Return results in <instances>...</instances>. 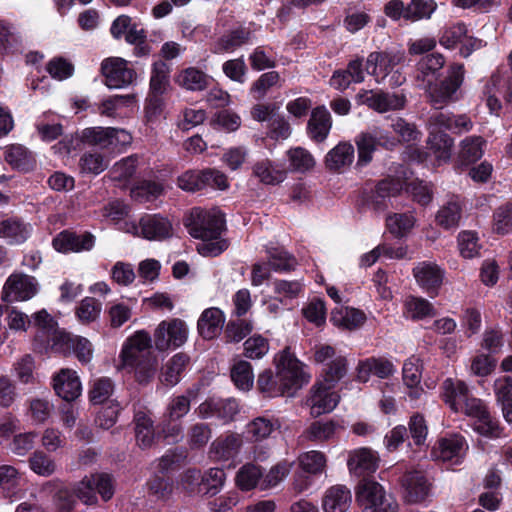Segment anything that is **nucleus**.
<instances>
[{
  "label": "nucleus",
  "mask_w": 512,
  "mask_h": 512,
  "mask_svg": "<svg viewBox=\"0 0 512 512\" xmlns=\"http://www.w3.org/2000/svg\"><path fill=\"white\" fill-rule=\"evenodd\" d=\"M52 245L61 253L88 251L94 246V236L90 233L77 234L64 230L53 239Z\"/></svg>",
  "instance_id": "obj_20"
},
{
  "label": "nucleus",
  "mask_w": 512,
  "mask_h": 512,
  "mask_svg": "<svg viewBox=\"0 0 512 512\" xmlns=\"http://www.w3.org/2000/svg\"><path fill=\"white\" fill-rule=\"evenodd\" d=\"M30 469L37 475L49 477L57 470L56 462L42 450L34 451L28 459Z\"/></svg>",
  "instance_id": "obj_45"
},
{
  "label": "nucleus",
  "mask_w": 512,
  "mask_h": 512,
  "mask_svg": "<svg viewBox=\"0 0 512 512\" xmlns=\"http://www.w3.org/2000/svg\"><path fill=\"white\" fill-rule=\"evenodd\" d=\"M387 228L391 234L397 238L404 237L414 227L415 219L410 214L390 215L386 220Z\"/></svg>",
  "instance_id": "obj_58"
},
{
  "label": "nucleus",
  "mask_w": 512,
  "mask_h": 512,
  "mask_svg": "<svg viewBox=\"0 0 512 512\" xmlns=\"http://www.w3.org/2000/svg\"><path fill=\"white\" fill-rule=\"evenodd\" d=\"M189 234L201 240H213L225 230V218L217 209H192L185 222Z\"/></svg>",
  "instance_id": "obj_3"
},
{
  "label": "nucleus",
  "mask_w": 512,
  "mask_h": 512,
  "mask_svg": "<svg viewBox=\"0 0 512 512\" xmlns=\"http://www.w3.org/2000/svg\"><path fill=\"white\" fill-rule=\"evenodd\" d=\"M303 286L299 280L276 279L273 282L274 293L282 305H288L298 298L303 291Z\"/></svg>",
  "instance_id": "obj_39"
},
{
  "label": "nucleus",
  "mask_w": 512,
  "mask_h": 512,
  "mask_svg": "<svg viewBox=\"0 0 512 512\" xmlns=\"http://www.w3.org/2000/svg\"><path fill=\"white\" fill-rule=\"evenodd\" d=\"M122 366L128 367L144 358L154 357L151 352V338L147 332L138 331L130 337L121 351Z\"/></svg>",
  "instance_id": "obj_12"
},
{
  "label": "nucleus",
  "mask_w": 512,
  "mask_h": 512,
  "mask_svg": "<svg viewBox=\"0 0 512 512\" xmlns=\"http://www.w3.org/2000/svg\"><path fill=\"white\" fill-rule=\"evenodd\" d=\"M356 499L368 512H397L398 504L376 481L364 478L356 488Z\"/></svg>",
  "instance_id": "obj_4"
},
{
  "label": "nucleus",
  "mask_w": 512,
  "mask_h": 512,
  "mask_svg": "<svg viewBox=\"0 0 512 512\" xmlns=\"http://www.w3.org/2000/svg\"><path fill=\"white\" fill-rule=\"evenodd\" d=\"M253 174L266 185H276L285 179V172L273 167L270 161L257 162L253 166Z\"/></svg>",
  "instance_id": "obj_50"
},
{
  "label": "nucleus",
  "mask_w": 512,
  "mask_h": 512,
  "mask_svg": "<svg viewBox=\"0 0 512 512\" xmlns=\"http://www.w3.org/2000/svg\"><path fill=\"white\" fill-rule=\"evenodd\" d=\"M110 127H91L82 130L80 140L89 145L99 146L102 149L109 148Z\"/></svg>",
  "instance_id": "obj_61"
},
{
  "label": "nucleus",
  "mask_w": 512,
  "mask_h": 512,
  "mask_svg": "<svg viewBox=\"0 0 512 512\" xmlns=\"http://www.w3.org/2000/svg\"><path fill=\"white\" fill-rule=\"evenodd\" d=\"M347 467L354 476L365 477L376 472L379 467V457L370 448H357L349 452Z\"/></svg>",
  "instance_id": "obj_16"
},
{
  "label": "nucleus",
  "mask_w": 512,
  "mask_h": 512,
  "mask_svg": "<svg viewBox=\"0 0 512 512\" xmlns=\"http://www.w3.org/2000/svg\"><path fill=\"white\" fill-rule=\"evenodd\" d=\"M276 372L265 370L259 374L257 389L267 398L293 396L308 382L309 377L302 368V363L291 353L290 348L279 352L275 359Z\"/></svg>",
  "instance_id": "obj_1"
},
{
  "label": "nucleus",
  "mask_w": 512,
  "mask_h": 512,
  "mask_svg": "<svg viewBox=\"0 0 512 512\" xmlns=\"http://www.w3.org/2000/svg\"><path fill=\"white\" fill-rule=\"evenodd\" d=\"M468 445L463 436L454 434L440 438L431 451L434 460L458 464L466 454Z\"/></svg>",
  "instance_id": "obj_10"
},
{
  "label": "nucleus",
  "mask_w": 512,
  "mask_h": 512,
  "mask_svg": "<svg viewBox=\"0 0 512 512\" xmlns=\"http://www.w3.org/2000/svg\"><path fill=\"white\" fill-rule=\"evenodd\" d=\"M289 166L291 170L297 172H305L312 169L315 166V159L312 154L302 148H292L287 152Z\"/></svg>",
  "instance_id": "obj_57"
},
{
  "label": "nucleus",
  "mask_w": 512,
  "mask_h": 512,
  "mask_svg": "<svg viewBox=\"0 0 512 512\" xmlns=\"http://www.w3.org/2000/svg\"><path fill=\"white\" fill-rule=\"evenodd\" d=\"M280 427V423L273 417L259 416L250 421L246 426L249 439L253 442H261Z\"/></svg>",
  "instance_id": "obj_34"
},
{
  "label": "nucleus",
  "mask_w": 512,
  "mask_h": 512,
  "mask_svg": "<svg viewBox=\"0 0 512 512\" xmlns=\"http://www.w3.org/2000/svg\"><path fill=\"white\" fill-rule=\"evenodd\" d=\"M494 391L497 401L501 403L502 413L512 409V378L504 376L497 379L494 383Z\"/></svg>",
  "instance_id": "obj_63"
},
{
  "label": "nucleus",
  "mask_w": 512,
  "mask_h": 512,
  "mask_svg": "<svg viewBox=\"0 0 512 512\" xmlns=\"http://www.w3.org/2000/svg\"><path fill=\"white\" fill-rule=\"evenodd\" d=\"M280 81V75L276 71L263 73L250 88V94L255 100L263 99L270 88L276 86Z\"/></svg>",
  "instance_id": "obj_60"
},
{
  "label": "nucleus",
  "mask_w": 512,
  "mask_h": 512,
  "mask_svg": "<svg viewBox=\"0 0 512 512\" xmlns=\"http://www.w3.org/2000/svg\"><path fill=\"white\" fill-rule=\"evenodd\" d=\"M354 147L349 142H340L325 157V166L333 172H342L354 160Z\"/></svg>",
  "instance_id": "obj_28"
},
{
  "label": "nucleus",
  "mask_w": 512,
  "mask_h": 512,
  "mask_svg": "<svg viewBox=\"0 0 512 512\" xmlns=\"http://www.w3.org/2000/svg\"><path fill=\"white\" fill-rule=\"evenodd\" d=\"M135 438L137 445L142 449L152 447L155 441V431L153 421L142 411H138L134 416Z\"/></svg>",
  "instance_id": "obj_35"
},
{
  "label": "nucleus",
  "mask_w": 512,
  "mask_h": 512,
  "mask_svg": "<svg viewBox=\"0 0 512 512\" xmlns=\"http://www.w3.org/2000/svg\"><path fill=\"white\" fill-rule=\"evenodd\" d=\"M5 160L12 167L27 171L34 163L31 153L21 145H13L9 147L5 152Z\"/></svg>",
  "instance_id": "obj_53"
},
{
  "label": "nucleus",
  "mask_w": 512,
  "mask_h": 512,
  "mask_svg": "<svg viewBox=\"0 0 512 512\" xmlns=\"http://www.w3.org/2000/svg\"><path fill=\"white\" fill-rule=\"evenodd\" d=\"M464 73L462 64H453L448 69L447 77L441 82L433 84L431 79L427 80L424 89L429 102L436 109H442L458 99L457 92L463 83Z\"/></svg>",
  "instance_id": "obj_2"
},
{
  "label": "nucleus",
  "mask_w": 512,
  "mask_h": 512,
  "mask_svg": "<svg viewBox=\"0 0 512 512\" xmlns=\"http://www.w3.org/2000/svg\"><path fill=\"white\" fill-rule=\"evenodd\" d=\"M141 234L148 240H163L172 236L171 222L160 215H146L139 221Z\"/></svg>",
  "instance_id": "obj_24"
},
{
  "label": "nucleus",
  "mask_w": 512,
  "mask_h": 512,
  "mask_svg": "<svg viewBox=\"0 0 512 512\" xmlns=\"http://www.w3.org/2000/svg\"><path fill=\"white\" fill-rule=\"evenodd\" d=\"M102 311V303L93 297H85L76 307L75 314L82 324L96 321Z\"/></svg>",
  "instance_id": "obj_52"
},
{
  "label": "nucleus",
  "mask_w": 512,
  "mask_h": 512,
  "mask_svg": "<svg viewBox=\"0 0 512 512\" xmlns=\"http://www.w3.org/2000/svg\"><path fill=\"white\" fill-rule=\"evenodd\" d=\"M436 126L456 134L469 132L473 128L472 120L465 114H453L450 112H436L429 119Z\"/></svg>",
  "instance_id": "obj_25"
},
{
  "label": "nucleus",
  "mask_w": 512,
  "mask_h": 512,
  "mask_svg": "<svg viewBox=\"0 0 512 512\" xmlns=\"http://www.w3.org/2000/svg\"><path fill=\"white\" fill-rule=\"evenodd\" d=\"M413 276L417 284L434 297L442 285L444 271L434 262L423 261L413 268Z\"/></svg>",
  "instance_id": "obj_15"
},
{
  "label": "nucleus",
  "mask_w": 512,
  "mask_h": 512,
  "mask_svg": "<svg viewBox=\"0 0 512 512\" xmlns=\"http://www.w3.org/2000/svg\"><path fill=\"white\" fill-rule=\"evenodd\" d=\"M314 360L324 364L322 369V383L335 387L348 372V361L345 356L337 355L334 347L330 345H318L315 347Z\"/></svg>",
  "instance_id": "obj_5"
},
{
  "label": "nucleus",
  "mask_w": 512,
  "mask_h": 512,
  "mask_svg": "<svg viewBox=\"0 0 512 512\" xmlns=\"http://www.w3.org/2000/svg\"><path fill=\"white\" fill-rule=\"evenodd\" d=\"M101 72L105 84L110 89L124 88L136 79V72L129 67L128 62L122 58L111 57L102 61Z\"/></svg>",
  "instance_id": "obj_6"
},
{
  "label": "nucleus",
  "mask_w": 512,
  "mask_h": 512,
  "mask_svg": "<svg viewBox=\"0 0 512 512\" xmlns=\"http://www.w3.org/2000/svg\"><path fill=\"white\" fill-rule=\"evenodd\" d=\"M427 126L429 133L426 146L429 154L438 166L448 163L453 153L454 139L430 120H428Z\"/></svg>",
  "instance_id": "obj_8"
},
{
  "label": "nucleus",
  "mask_w": 512,
  "mask_h": 512,
  "mask_svg": "<svg viewBox=\"0 0 512 512\" xmlns=\"http://www.w3.org/2000/svg\"><path fill=\"white\" fill-rule=\"evenodd\" d=\"M358 102L369 108L384 113L390 110L401 109L405 105V97L398 94L363 91L357 95Z\"/></svg>",
  "instance_id": "obj_18"
},
{
  "label": "nucleus",
  "mask_w": 512,
  "mask_h": 512,
  "mask_svg": "<svg viewBox=\"0 0 512 512\" xmlns=\"http://www.w3.org/2000/svg\"><path fill=\"white\" fill-rule=\"evenodd\" d=\"M402 485L405 488V498L410 503L423 501L429 494L430 483L419 471L408 472L403 476Z\"/></svg>",
  "instance_id": "obj_26"
},
{
  "label": "nucleus",
  "mask_w": 512,
  "mask_h": 512,
  "mask_svg": "<svg viewBox=\"0 0 512 512\" xmlns=\"http://www.w3.org/2000/svg\"><path fill=\"white\" fill-rule=\"evenodd\" d=\"M333 388L320 381L312 386L306 404L310 407V414L313 417H318L335 409L340 396L333 391Z\"/></svg>",
  "instance_id": "obj_11"
},
{
  "label": "nucleus",
  "mask_w": 512,
  "mask_h": 512,
  "mask_svg": "<svg viewBox=\"0 0 512 512\" xmlns=\"http://www.w3.org/2000/svg\"><path fill=\"white\" fill-rule=\"evenodd\" d=\"M224 322V314L219 308H208L202 312L198 320V332L204 339H214L220 334Z\"/></svg>",
  "instance_id": "obj_27"
},
{
  "label": "nucleus",
  "mask_w": 512,
  "mask_h": 512,
  "mask_svg": "<svg viewBox=\"0 0 512 512\" xmlns=\"http://www.w3.org/2000/svg\"><path fill=\"white\" fill-rule=\"evenodd\" d=\"M193 398L194 392L192 390H188L183 395L173 397L166 409L169 421H177L184 417L190 411L191 400Z\"/></svg>",
  "instance_id": "obj_54"
},
{
  "label": "nucleus",
  "mask_w": 512,
  "mask_h": 512,
  "mask_svg": "<svg viewBox=\"0 0 512 512\" xmlns=\"http://www.w3.org/2000/svg\"><path fill=\"white\" fill-rule=\"evenodd\" d=\"M109 161L99 152H85L79 159L81 173L99 175L108 168Z\"/></svg>",
  "instance_id": "obj_48"
},
{
  "label": "nucleus",
  "mask_w": 512,
  "mask_h": 512,
  "mask_svg": "<svg viewBox=\"0 0 512 512\" xmlns=\"http://www.w3.org/2000/svg\"><path fill=\"white\" fill-rule=\"evenodd\" d=\"M28 234L27 226L19 220L7 219L0 222V238L7 239L9 243H22Z\"/></svg>",
  "instance_id": "obj_47"
},
{
  "label": "nucleus",
  "mask_w": 512,
  "mask_h": 512,
  "mask_svg": "<svg viewBox=\"0 0 512 512\" xmlns=\"http://www.w3.org/2000/svg\"><path fill=\"white\" fill-rule=\"evenodd\" d=\"M53 388L56 394L67 402L78 398L81 394V383L75 371L61 369L53 378Z\"/></svg>",
  "instance_id": "obj_23"
},
{
  "label": "nucleus",
  "mask_w": 512,
  "mask_h": 512,
  "mask_svg": "<svg viewBox=\"0 0 512 512\" xmlns=\"http://www.w3.org/2000/svg\"><path fill=\"white\" fill-rule=\"evenodd\" d=\"M485 141L480 136L467 137L461 141L460 157L467 162H475L483 155Z\"/></svg>",
  "instance_id": "obj_62"
},
{
  "label": "nucleus",
  "mask_w": 512,
  "mask_h": 512,
  "mask_svg": "<svg viewBox=\"0 0 512 512\" xmlns=\"http://www.w3.org/2000/svg\"><path fill=\"white\" fill-rule=\"evenodd\" d=\"M357 380L366 383L371 375H375L381 379L390 377L395 372L393 363L385 358L370 357L359 361L357 367Z\"/></svg>",
  "instance_id": "obj_21"
},
{
  "label": "nucleus",
  "mask_w": 512,
  "mask_h": 512,
  "mask_svg": "<svg viewBox=\"0 0 512 512\" xmlns=\"http://www.w3.org/2000/svg\"><path fill=\"white\" fill-rule=\"evenodd\" d=\"M462 411L465 415L475 418V430L489 437H498L500 435V428L498 422L494 420L485 405L480 399L469 397L462 405Z\"/></svg>",
  "instance_id": "obj_9"
},
{
  "label": "nucleus",
  "mask_w": 512,
  "mask_h": 512,
  "mask_svg": "<svg viewBox=\"0 0 512 512\" xmlns=\"http://www.w3.org/2000/svg\"><path fill=\"white\" fill-rule=\"evenodd\" d=\"M138 157L135 155L128 156L116 162L109 171L111 180L115 182H126L136 172Z\"/></svg>",
  "instance_id": "obj_56"
},
{
  "label": "nucleus",
  "mask_w": 512,
  "mask_h": 512,
  "mask_svg": "<svg viewBox=\"0 0 512 512\" xmlns=\"http://www.w3.org/2000/svg\"><path fill=\"white\" fill-rule=\"evenodd\" d=\"M355 143L358 149V165H367L371 162L377 146L389 147L394 145V141L389 140L378 128L360 133L355 139Z\"/></svg>",
  "instance_id": "obj_14"
},
{
  "label": "nucleus",
  "mask_w": 512,
  "mask_h": 512,
  "mask_svg": "<svg viewBox=\"0 0 512 512\" xmlns=\"http://www.w3.org/2000/svg\"><path fill=\"white\" fill-rule=\"evenodd\" d=\"M332 128V117L325 106H318L311 111L307 123V134L317 143L324 142Z\"/></svg>",
  "instance_id": "obj_22"
},
{
  "label": "nucleus",
  "mask_w": 512,
  "mask_h": 512,
  "mask_svg": "<svg viewBox=\"0 0 512 512\" xmlns=\"http://www.w3.org/2000/svg\"><path fill=\"white\" fill-rule=\"evenodd\" d=\"M463 207L457 196H452L438 210L435 221L440 227L449 230L459 226L462 218Z\"/></svg>",
  "instance_id": "obj_29"
},
{
  "label": "nucleus",
  "mask_w": 512,
  "mask_h": 512,
  "mask_svg": "<svg viewBox=\"0 0 512 512\" xmlns=\"http://www.w3.org/2000/svg\"><path fill=\"white\" fill-rule=\"evenodd\" d=\"M401 61V56L391 51H375L368 55L365 69L376 82H383Z\"/></svg>",
  "instance_id": "obj_13"
},
{
  "label": "nucleus",
  "mask_w": 512,
  "mask_h": 512,
  "mask_svg": "<svg viewBox=\"0 0 512 512\" xmlns=\"http://www.w3.org/2000/svg\"><path fill=\"white\" fill-rule=\"evenodd\" d=\"M189 362V357L183 353L174 355L162 368L160 380L169 386L176 385L180 380V374Z\"/></svg>",
  "instance_id": "obj_38"
},
{
  "label": "nucleus",
  "mask_w": 512,
  "mask_h": 512,
  "mask_svg": "<svg viewBox=\"0 0 512 512\" xmlns=\"http://www.w3.org/2000/svg\"><path fill=\"white\" fill-rule=\"evenodd\" d=\"M351 492L344 485L330 487L323 497L325 512H346L351 504Z\"/></svg>",
  "instance_id": "obj_30"
},
{
  "label": "nucleus",
  "mask_w": 512,
  "mask_h": 512,
  "mask_svg": "<svg viewBox=\"0 0 512 512\" xmlns=\"http://www.w3.org/2000/svg\"><path fill=\"white\" fill-rule=\"evenodd\" d=\"M238 411L236 400L231 398H208L196 409L199 418L207 419L215 416L225 422L233 420Z\"/></svg>",
  "instance_id": "obj_17"
},
{
  "label": "nucleus",
  "mask_w": 512,
  "mask_h": 512,
  "mask_svg": "<svg viewBox=\"0 0 512 512\" xmlns=\"http://www.w3.org/2000/svg\"><path fill=\"white\" fill-rule=\"evenodd\" d=\"M337 426L333 420L314 421L304 430L303 436L312 442H325L334 437Z\"/></svg>",
  "instance_id": "obj_41"
},
{
  "label": "nucleus",
  "mask_w": 512,
  "mask_h": 512,
  "mask_svg": "<svg viewBox=\"0 0 512 512\" xmlns=\"http://www.w3.org/2000/svg\"><path fill=\"white\" fill-rule=\"evenodd\" d=\"M402 188L403 183L400 179L386 178L379 181L371 196L374 209L378 211L384 210L386 208V199L399 195Z\"/></svg>",
  "instance_id": "obj_32"
},
{
  "label": "nucleus",
  "mask_w": 512,
  "mask_h": 512,
  "mask_svg": "<svg viewBox=\"0 0 512 512\" xmlns=\"http://www.w3.org/2000/svg\"><path fill=\"white\" fill-rule=\"evenodd\" d=\"M208 77L202 71L189 67L179 73L176 82L183 88L191 91H200L207 87Z\"/></svg>",
  "instance_id": "obj_43"
},
{
  "label": "nucleus",
  "mask_w": 512,
  "mask_h": 512,
  "mask_svg": "<svg viewBox=\"0 0 512 512\" xmlns=\"http://www.w3.org/2000/svg\"><path fill=\"white\" fill-rule=\"evenodd\" d=\"M263 477L259 466L251 463L243 465L236 474V485L243 491L254 489Z\"/></svg>",
  "instance_id": "obj_44"
},
{
  "label": "nucleus",
  "mask_w": 512,
  "mask_h": 512,
  "mask_svg": "<svg viewBox=\"0 0 512 512\" xmlns=\"http://www.w3.org/2000/svg\"><path fill=\"white\" fill-rule=\"evenodd\" d=\"M4 298L8 301H23L32 298L37 292V283L31 276L12 274L4 285Z\"/></svg>",
  "instance_id": "obj_19"
},
{
  "label": "nucleus",
  "mask_w": 512,
  "mask_h": 512,
  "mask_svg": "<svg viewBox=\"0 0 512 512\" xmlns=\"http://www.w3.org/2000/svg\"><path fill=\"white\" fill-rule=\"evenodd\" d=\"M366 317L363 312L354 308H344L333 312L331 320L339 327L354 330L362 325Z\"/></svg>",
  "instance_id": "obj_46"
},
{
  "label": "nucleus",
  "mask_w": 512,
  "mask_h": 512,
  "mask_svg": "<svg viewBox=\"0 0 512 512\" xmlns=\"http://www.w3.org/2000/svg\"><path fill=\"white\" fill-rule=\"evenodd\" d=\"M434 0H411L406 6L405 20L415 22L421 19H429L436 10Z\"/></svg>",
  "instance_id": "obj_51"
},
{
  "label": "nucleus",
  "mask_w": 512,
  "mask_h": 512,
  "mask_svg": "<svg viewBox=\"0 0 512 512\" xmlns=\"http://www.w3.org/2000/svg\"><path fill=\"white\" fill-rule=\"evenodd\" d=\"M231 379L235 386L242 391H249L253 387L254 373L252 365L245 360H237L231 367Z\"/></svg>",
  "instance_id": "obj_40"
},
{
  "label": "nucleus",
  "mask_w": 512,
  "mask_h": 512,
  "mask_svg": "<svg viewBox=\"0 0 512 512\" xmlns=\"http://www.w3.org/2000/svg\"><path fill=\"white\" fill-rule=\"evenodd\" d=\"M243 444L242 437L239 434H229L225 437H219L212 442L210 454L218 460H228L238 453Z\"/></svg>",
  "instance_id": "obj_33"
},
{
  "label": "nucleus",
  "mask_w": 512,
  "mask_h": 512,
  "mask_svg": "<svg viewBox=\"0 0 512 512\" xmlns=\"http://www.w3.org/2000/svg\"><path fill=\"white\" fill-rule=\"evenodd\" d=\"M43 491H53V503L58 512H71L75 506L73 493L66 487L61 486L58 481H48L43 487Z\"/></svg>",
  "instance_id": "obj_37"
},
{
  "label": "nucleus",
  "mask_w": 512,
  "mask_h": 512,
  "mask_svg": "<svg viewBox=\"0 0 512 512\" xmlns=\"http://www.w3.org/2000/svg\"><path fill=\"white\" fill-rule=\"evenodd\" d=\"M494 229L499 234L512 231V202L499 206L493 215Z\"/></svg>",
  "instance_id": "obj_64"
},
{
  "label": "nucleus",
  "mask_w": 512,
  "mask_h": 512,
  "mask_svg": "<svg viewBox=\"0 0 512 512\" xmlns=\"http://www.w3.org/2000/svg\"><path fill=\"white\" fill-rule=\"evenodd\" d=\"M250 38V32L246 29H236L222 36L215 45L214 53L233 51L246 43Z\"/></svg>",
  "instance_id": "obj_55"
},
{
  "label": "nucleus",
  "mask_w": 512,
  "mask_h": 512,
  "mask_svg": "<svg viewBox=\"0 0 512 512\" xmlns=\"http://www.w3.org/2000/svg\"><path fill=\"white\" fill-rule=\"evenodd\" d=\"M135 101V96L132 94L127 95H114L104 99L98 105V112L102 116L115 117L117 110L122 107H127Z\"/></svg>",
  "instance_id": "obj_59"
},
{
  "label": "nucleus",
  "mask_w": 512,
  "mask_h": 512,
  "mask_svg": "<svg viewBox=\"0 0 512 512\" xmlns=\"http://www.w3.org/2000/svg\"><path fill=\"white\" fill-rule=\"evenodd\" d=\"M294 466L293 461L282 460L272 466L261 482V489H270L281 483L291 472Z\"/></svg>",
  "instance_id": "obj_49"
},
{
  "label": "nucleus",
  "mask_w": 512,
  "mask_h": 512,
  "mask_svg": "<svg viewBox=\"0 0 512 512\" xmlns=\"http://www.w3.org/2000/svg\"><path fill=\"white\" fill-rule=\"evenodd\" d=\"M445 59L442 54L431 53L423 57L417 65V79L427 83L428 79L434 78L436 73L444 66Z\"/></svg>",
  "instance_id": "obj_42"
},
{
  "label": "nucleus",
  "mask_w": 512,
  "mask_h": 512,
  "mask_svg": "<svg viewBox=\"0 0 512 512\" xmlns=\"http://www.w3.org/2000/svg\"><path fill=\"white\" fill-rule=\"evenodd\" d=\"M188 330L184 321L171 319L162 321L154 332V342L158 350L180 347L187 340Z\"/></svg>",
  "instance_id": "obj_7"
},
{
  "label": "nucleus",
  "mask_w": 512,
  "mask_h": 512,
  "mask_svg": "<svg viewBox=\"0 0 512 512\" xmlns=\"http://www.w3.org/2000/svg\"><path fill=\"white\" fill-rule=\"evenodd\" d=\"M444 401L450 408L458 412L463 403L470 397L467 385L461 380L446 379L442 384Z\"/></svg>",
  "instance_id": "obj_31"
},
{
  "label": "nucleus",
  "mask_w": 512,
  "mask_h": 512,
  "mask_svg": "<svg viewBox=\"0 0 512 512\" xmlns=\"http://www.w3.org/2000/svg\"><path fill=\"white\" fill-rule=\"evenodd\" d=\"M297 462L301 470L309 475H320L327 467L326 455L318 450H311L301 453Z\"/></svg>",
  "instance_id": "obj_36"
}]
</instances>
